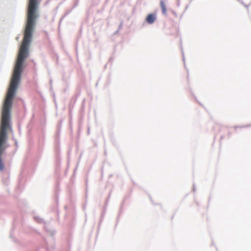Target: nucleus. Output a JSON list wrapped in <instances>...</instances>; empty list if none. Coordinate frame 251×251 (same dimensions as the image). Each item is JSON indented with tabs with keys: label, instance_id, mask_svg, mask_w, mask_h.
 Wrapping results in <instances>:
<instances>
[{
	"label": "nucleus",
	"instance_id": "f257e3e1",
	"mask_svg": "<svg viewBox=\"0 0 251 251\" xmlns=\"http://www.w3.org/2000/svg\"><path fill=\"white\" fill-rule=\"evenodd\" d=\"M156 20V16L155 14H149L146 19V22L149 24H152Z\"/></svg>",
	"mask_w": 251,
	"mask_h": 251
},
{
	"label": "nucleus",
	"instance_id": "f03ea898",
	"mask_svg": "<svg viewBox=\"0 0 251 251\" xmlns=\"http://www.w3.org/2000/svg\"><path fill=\"white\" fill-rule=\"evenodd\" d=\"M160 3V6H161L163 14H166L167 9H166V5H165L164 2L163 1H161Z\"/></svg>",
	"mask_w": 251,
	"mask_h": 251
}]
</instances>
